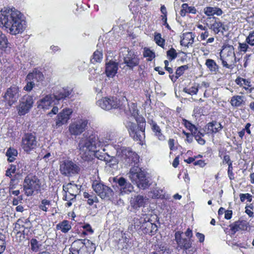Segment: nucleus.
<instances>
[{
	"label": "nucleus",
	"instance_id": "obj_1",
	"mask_svg": "<svg viewBox=\"0 0 254 254\" xmlns=\"http://www.w3.org/2000/svg\"><path fill=\"white\" fill-rule=\"evenodd\" d=\"M23 14L15 8L0 11V28L4 29L11 35L21 34L26 28Z\"/></svg>",
	"mask_w": 254,
	"mask_h": 254
},
{
	"label": "nucleus",
	"instance_id": "obj_2",
	"mask_svg": "<svg viewBox=\"0 0 254 254\" xmlns=\"http://www.w3.org/2000/svg\"><path fill=\"white\" fill-rule=\"evenodd\" d=\"M80 155L82 160L88 163H93L95 158L96 139L93 136L82 138L78 144Z\"/></svg>",
	"mask_w": 254,
	"mask_h": 254
},
{
	"label": "nucleus",
	"instance_id": "obj_3",
	"mask_svg": "<svg viewBox=\"0 0 254 254\" xmlns=\"http://www.w3.org/2000/svg\"><path fill=\"white\" fill-rule=\"evenodd\" d=\"M42 188V182L36 175L30 173L25 177L23 182V190L25 196L29 197L39 193Z\"/></svg>",
	"mask_w": 254,
	"mask_h": 254
},
{
	"label": "nucleus",
	"instance_id": "obj_4",
	"mask_svg": "<svg viewBox=\"0 0 254 254\" xmlns=\"http://www.w3.org/2000/svg\"><path fill=\"white\" fill-rule=\"evenodd\" d=\"M220 52V59L223 67L233 69L236 63L234 48L232 45H224Z\"/></svg>",
	"mask_w": 254,
	"mask_h": 254
},
{
	"label": "nucleus",
	"instance_id": "obj_5",
	"mask_svg": "<svg viewBox=\"0 0 254 254\" xmlns=\"http://www.w3.org/2000/svg\"><path fill=\"white\" fill-rule=\"evenodd\" d=\"M118 156L129 165H136L139 161V156L130 147H122L117 150Z\"/></svg>",
	"mask_w": 254,
	"mask_h": 254
},
{
	"label": "nucleus",
	"instance_id": "obj_6",
	"mask_svg": "<svg viewBox=\"0 0 254 254\" xmlns=\"http://www.w3.org/2000/svg\"><path fill=\"white\" fill-rule=\"evenodd\" d=\"M38 145L37 137L33 133L27 132L24 134L21 139V146L23 151L29 154L35 150Z\"/></svg>",
	"mask_w": 254,
	"mask_h": 254
},
{
	"label": "nucleus",
	"instance_id": "obj_7",
	"mask_svg": "<svg viewBox=\"0 0 254 254\" xmlns=\"http://www.w3.org/2000/svg\"><path fill=\"white\" fill-rule=\"evenodd\" d=\"M32 227V223L30 221L29 218L21 217L19 218L14 224L13 231L16 232L17 237H21L22 235L23 238H25V236H28L30 230Z\"/></svg>",
	"mask_w": 254,
	"mask_h": 254
},
{
	"label": "nucleus",
	"instance_id": "obj_8",
	"mask_svg": "<svg viewBox=\"0 0 254 254\" xmlns=\"http://www.w3.org/2000/svg\"><path fill=\"white\" fill-rule=\"evenodd\" d=\"M207 25L215 34L220 33L223 35L224 32L227 30V25L218 17H207Z\"/></svg>",
	"mask_w": 254,
	"mask_h": 254
},
{
	"label": "nucleus",
	"instance_id": "obj_9",
	"mask_svg": "<svg viewBox=\"0 0 254 254\" xmlns=\"http://www.w3.org/2000/svg\"><path fill=\"white\" fill-rule=\"evenodd\" d=\"M80 170L79 167L72 160H64L60 165V172L65 176L78 174Z\"/></svg>",
	"mask_w": 254,
	"mask_h": 254
},
{
	"label": "nucleus",
	"instance_id": "obj_10",
	"mask_svg": "<svg viewBox=\"0 0 254 254\" xmlns=\"http://www.w3.org/2000/svg\"><path fill=\"white\" fill-rule=\"evenodd\" d=\"M92 188L102 199H110L114 195V191L110 187L96 181L93 182Z\"/></svg>",
	"mask_w": 254,
	"mask_h": 254
},
{
	"label": "nucleus",
	"instance_id": "obj_11",
	"mask_svg": "<svg viewBox=\"0 0 254 254\" xmlns=\"http://www.w3.org/2000/svg\"><path fill=\"white\" fill-rule=\"evenodd\" d=\"M19 88L16 85H13L8 88L3 96L6 104L11 106L16 103L19 98Z\"/></svg>",
	"mask_w": 254,
	"mask_h": 254
},
{
	"label": "nucleus",
	"instance_id": "obj_12",
	"mask_svg": "<svg viewBox=\"0 0 254 254\" xmlns=\"http://www.w3.org/2000/svg\"><path fill=\"white\" fill-rule=\"evenodd\" d=\"M33 98L32 96L29 95L23 96L20 100L17 107L18 115L24 116L28 113L33 107Z\"/></svg>",
	"mask_w": 254,
	"mask_h": 254
},
{
	"label": "nucleus",
	"instance_id": "obj_13",
	"mask_svg": "<svg viewBox=\"0 0 254 254\" xmlns=\"http://www.w3.org/2000/svg\"><path fill=\"white\" fill-rule=\"evenodd\" d=\"M129 177L132 182L142 186L146 182V175L141 169L137 166L133 165L130 169Z\"/></svg>",
	"mask_w": 254,
	"mask_h": 254
},
{
	"label": "nucleus",
	"instance_id": "obj_14",
	"mask_svg": "<svg viewBox=\"0 0 254 254\" xmlns=\"http://www.w3.org/2000/svg\"><path fill=\"white\" fill-rule=\"evenodd\" d=\"M182 232L177 231L175 233V240L177 244V249L178 251L182 250L183 253L187 252L192 247V241L190 239L183 238L182 237Z\"/></svg>",
	"mask_w": 254,
	"mask_h": 254
},
{
	"label": "nucleus",
	"instance_id": "obj_15",
	"mask_svg": "<svg viewBox=\"0 0 254 254\" xmlns=\"http://www.w3.org/2000/svg\"><path fill=\"white\" fill-rule=\"evenodd\" d=\"M99 106L103 109L110 110L120 107V100L116 97H106L98 101Z\"/></svg>",
	"mask_w": 254,
	"mask_h": 254
},
{
	"label": "nucleus",
	"instance_id": "obj_16",
	"mask_svg": "<svg viewBox=\"0 0 254 254\" xmlns=\"http://www.w3.org/2000/svg\"><path fill=\"white\" fill-rule=\"evenodd\" d=\"M138 128L135 123L130 122L127 127V130L130 137L134 141L138 142L140 145H143V140L145 138V133L143 135L140 128L139 129Z\"/></svg>",
	"mask_w": 254,
	"mask_h": 254
},
{
	"label": "nucleus",
	"instance_id": "obj_17",
	"mask_svg": "<svg viewBox=\"0 0 254 254\" xmlns=\"http://www.w3.org/2000/svg\"><path fill=\"white\" fill-rule=\"evenodd\" d=\"M84 241L82 239L75 240L69 249V254H90Z\"/></svg>",
	"mask_w": 254,
	"mask_h": 254
},
{
	"label": "nucleus",
	"instance_id": "obj_18",
	"mask_svg": "<svg viewBox=\"0 0 254 254\" xmlns=\"http://www.w3.org/2000/svg\"><path fill=\"white\" fill-rule=\"evenodd\" d=\"M113 183H115L113 187L116 185L118 188L120 192L122 194L129 193L133 189L131 184L127 182V180L123 177L119 178L114 177L113 178Z\"/></svg>",
	"mask_w": 254,
	"mask_h": 254
},
{
	"label": "nucleus",
	"instance_id": "obj_19",
	"mask_svg": "<svg viewBox=\"0 0 254 254\" xmlns=\"http://www.w3.org/2000/svg\"><path fill=\"white\" fill-rule=\"evenodd\" d=\"M87 124V120H78L69 125V131L72 135H77L80 134L85 130Z\"/></svg>",
	"mask_w": 254,
	"mask_h": 254
},
{
	"label": "nucleus",
	"instance_id": "obj_20",
	"mask_svg": "<svg viewBox=\"0 0 254 254\" xmlns=\"http://www.w3.org/2000/svg\"><path fill=\"white\" fill-rule=\"evenodd\" d=\"M140 63V60L138 56L130 51L124 58V63L129 70L133 69L138 66Z\"/></svg>",
	"mask_w": 254,
	"mask_h": 254
},
{
	"label": "nucleus",
	"instance_id": "obj_21",
	"mask_svg": "<svg viewBox=\"0 0 254 254\" xmlns=\"http://www.w3.org/2000/svg\"><path fill=\"white\" fill-rule=\"evenodd\" d=\"M63 199L64 200H67V193L71 195L72 199H75L77 194L79 192V188L76 184L68 183L66 186L64 185L63 187Z\"/></svg>",
	"mask_w": 254,
	"mask_h": 254
},
{
	"label": "nucleus",
	"instance_id": "obj_22",
	"mask_svg": "<svg viewBox=\"0 0 254 254\" xmlns=\"http://www.w3.org/2000/svg\"><path fill=\"white\" fill-rule=\"evenodd\" d=\"M72 113V111L70 109L65 108L63 109L57 116L56 119V127H60L67 123Z\"/></svg>",
	"mask_w": 254,
	"mask_h": 254
},
{
	"label": "nucleus",
	"instance_id": "obj_23",
	"mask_svg": "<svg viewBox=\"0 0 254 254\" xmlns=\"http://www.w3.org/2000/svg\"><path fill=\"white\" fill-rule=\"evenodd\" d=\"M249 224L246 220H238L229 225L230 228L229 234L234 235L239 231L247 230Z\"/></svg>",
	"mask_w": 254,
	"mask_h": 254
},
{
	"label": "nucleus",
	"instance_id": "obj_24",
	"mask_svg": "<svg viewBox=\"0 0 254 254\" xmlns=\"http://www.w3.org/2000/svg\"><path fill=\"white\" fill-rule=\"evenodd\" d=\"M148 198L140 194L135 195L131 197L130 200L131 207L134 209H138L141 207H144Z\"/></svg>",
	"mask_w": 254,
	"mask_h": 254
},
{
	"label": "nucleus",
	"instance_id": "obj_25",
	"mask_svg": "<svg viewBox=\"0 0 254 254\" xmlns=\"http://www.w3.org/2000/svg\"><path fill=\"white\" fill-rule=\"evenodd\" d=\"M140 228L144 234H148L150 236L154 235L158 230V227L156 224L152 223L149 221L143 220Z\"/></svg>",
	"mask_w": 254,
	"mask_h": 254
},
{
	"label": "nucleus",
	"instance_id": "obj_26",
	"mask_svg": "<svg viewBox=\"0 0 254 254\" xmlns=\"http://www.w3.org/2000/svg\"><path fill=\"white\" fill-rule=\"evenodd\" d=\"M223 127L221 124L215 120L212 121L206 124L205 127V130L208 134H215L221 131Z\"/></svg>",
	"mask_w": 254,
	"mask_h": 254
},
{
	"label": "nucleus",
	"instance_id": "obj_27",
	"mask_svg": "<svg viewBox=\"0 0 254 254\" xmlns=\"http://www.w3.org/2000/svg\"><path fill=\"white\" fill-rule=\"evenodd\" d=\"M44 79V76L40 70L35 68L32 72L28 73L26 77V80H32L34 82H41Z\"/></svg>",
	"mask_w": 254,
	"mask_h": 254
},
{
	"label": "nucleus",
	"instance_id": "obj_28",
	"mask_svg": "<svg viewBox=\"0 0 254 254\" xmlns=\"http://www.w3.org/2000/svg\"><path fill=\"white\" fill-rule=\"evenodd\" d=\"M237 85H239L240 87L243 88L246 91H249L250 92L254 89L252 87L251 80L250 78H244L240 76H238L235 80Z\"/></svg>",
	"mask_w": 254,
	"mask_h": 254
},
{
	"label": "nucleus",
	"instance_id": "obj_29",
	"mask_svg": "<svg viewBox=\"0 0 254 254\" xmlns=\"http://www.w3.org/2000/svg\"><path fill=\"white\" fill-rule=\"evenodd\" d=\"M118 64L110 61L106 64L105 73L107 77H113L117 73Z\"/></svg>",
	"mask_w": 254,
	"mask_h": 254
},
{
	"label": "nucleus",
	"instance_id": "obj_30",
	"mask_svg": "<svg viewBox=\"0 0 254 254\" xmlns=\"http://www.w3.org/2000/svg\"><path fill=\"white\" fill-rule=\"evenodd\" d=\"M194 34L192 32H186L183 33L181 37V45L188 47L190 46H191L194 42Z\"/></svg>",
	"mask_w": 254,
	"mask_h": 254
},
{
	"label": "nucleus",
	"instance_id": "obj_31",
	"mask_svg": "<svg viewBox=\"0 0 254 254\" xmlns=\"http://www.w3.org/2000/svg\"><path fill=\"white\" fill-rule=\"evenodd\" d=\"M148 123L150 125L151 129L154 133L155 136L160 141L165 140L166 139L165 136L162 133L160 127L156 122L151 119Z\"/></svg>",
	"mask_w": 254,
	"mask_h": 254
},
{
	"label": "nucleus",
	"instance_id": "obj_32",
	"mask_svg": "<svg viewBox=\"0 0 254 254\" xmlns=\"http://www.w3.org/2000/svg\"><path fill=\"white\" fill-rule=\"evenodd\" d=\"M53 102L51 96L48 95L37 102V107L39 109H48L52 106Z\"/></svg>",
	"mask_w": 254,
	"mask_h": 254
},
{
	"label": "nucleus",
	"instance_id": "obj_33",
	"mask_svg": "<svg viewBox=\"0 0 254 254\" xmlns=\"http://www.w3.org/2000/svg\"><path fill=\"white\" fill-rule=\"evenodd\" d=\"M71 90H69L67 87H64L54 93V96L56 100L59 101L68 97L71 94Z\"/></svg>",
	"mask_w": 254,
	"mask_h": 254
},
{
	"label": "nucleus",
	"instance_id": "obj_34",
	"mask_svg": "<svg viewBox=\"0 0 254 254\" xmlns=\"http://www.w3.org/2000/svg\"><path fill=\"white\" fill-rule=\"evenodd\" d=\"M204 13L208 17H214V15L220 16L223 14V11L218 7L206 6L204 8Z\"/></svg>",
	"mask_w": 254,
	"mask_h": 254
},
{
	"label": "nucleus",
	"instance_id": "obj_35",
	"mask_svg": "<svg viewBox=\"0 0 254 254\" xmlns=\"http://www.w3.org/2000/svg\"><path fill=\"white\" fill-rule=\"evenodd\" d=\"M197 12V10L194 6H189L187 3L182 4L181 9L180 11V14L181 16L184 17L187 13H191L195 14Z\"/></svg>",
	"mask_w": 254,
	"mask_h": 254
},
{
	"label": "nucleus",
	"instance_id": "obj_36",
	"mask_svg": "<svg viewBox=\"0 0 254 254\" xmlns=\"http://www.w3.org/2000/svg\"><path fill=\"white\" fill-rule=\"evenodd\" d=\"M56 229L63 233H66L71 229V222L67 220H64L56 225Z\"/></svg>",
	"mask_w": 254,
	"mask_h": 254
},
{
	"label": "nucleus",
	"instance_id": "obj_37",
	"mask_svg": "<svg viewBox=\"0 0 254 254\" xmlns=\"http://www.w3.org/2000/svg\"><path fill=\"white\" fill-rule=\"evenodd\" d=\"M189 67L188 64L181 65L177 68L175 75H171V81L175 83L177 79L184 74L185 71L189 69Z\"/></svg>",
	"mask_w": 254,
	"mask_h": 254
},
{
	"label": "nucleus",
	"instance_id": "obj_38",
	"mask_svg": "<svg viewBox=\"0 0 254 254\" xmlns=\"http://www.w3.org/2000/svg\"><path fill=\"white\" fill-rule=\"evenodd\" d=\"M5 155L7 157V160L9 163L13 162L18 156V151L14 147H10L7 149Z\"/></svg>",
	"mask_w": 254,
	"mask_h": 254
},
{
	"label": "nucleus",
	"instance_id": "obj_39",
	"mask_svg": "<svg viewBox=\"0 0 254 254\" xmlns=\"http://www.w3.org/2000/svg\"><path fill=\"white\" fill-rule=\"evenodd\" d=\"M21 174L16 173L12 177H9L10 180L9 183L8 189H15L18 185L21 180Z\"/></svg>",
	"mask_w": 254,
	"mask_h": 254
},
{
	"label": "nucleus",
	"instance_id": "obj_40",
	"mask_svg": "<svg viewBox=\"0 0 254 254\" xmlns=\"http://www.w3.org/2000/svg\"><path fill=\"white\" fill-rule=\"evenodd\" d=\"M205 64L211 72L216 73L218 71L219 65L214 60L210 59H207L205 61Z\"/></svg>",
	"mask_w": 254,
	"mask_h": 254
},
{
	"label": "nucleus",
	"instance_id": "obj_41",
	"mask_svg": "<svg viewBox=\"0 0 254 254\" xmlns=\"http://www.w3.org/2000/svg\"><path fill=\"white\" fill-rule=\"evenodd\" d=\"M103 59V53L101 51L96 50L90 59V63L92 64L100 63Z\"/></svg>",
	"mask_w": 254,
	"mask_h": 254
},
{
	"label": "nucleus",
	"instance_id": "obj_42",
	"mask_svg": "<svg viewBox=\"0 0 254 254\" xmlns=\"http://www.w3.org/2000/svg\"><path fill=\"white\" fill-rule=\"evenodd\" d=\"M244 97L240 95H235L232 97L230 103L232 106L238 107L244 103Z\"/></svg>",
	"mask_w": 254,
	"mask_h": 254
},
{
	"label": "nucleus",
	"instance_id": "obj_43",
	"mask_svg": "<svg viewBox=\"0 0 254 254\" xmlns=\"http://www.w3.org/2000/svg\"><path fill=\"white\" fill-rule=\"evenodd\" d=\"M135 120L137 124V127L140 128L141 133L144 135L146 126L145 119L142 116H138L135 117Z\"/></svg>",
	"mask_w": 254,
	"mask_h": 254
},
{
	"label": "nucleus",
	"instance_id": "obj_44",
	"mask_svg": "<svg viewBox=\"0 0 254 254\" xmlns=\"http://www.w3.org/2000/svg\"><path fill=\"white\" fill-rule=\"evenodd\" d=\"M51 200L44 198L42 199L39 202L38 205V208L40 210L46 212L49 211V208L51 206Z\"/></svg>",
	"mask_w": 254,
	"mask_h": 254
},
{
	"label": "nucleus",
	"instance_id": "obj_45",
	"mask_svg": "<svg viewBox=\"0 0 254 254\" xmlns=\"http://www.w3.org/2000/svg\"><path fill=\"white\" fill-rule=\"evenodd\" d=\"M8 39L4 33L0 30V50L5 51L8 47Z\"/></svg>",
	"mask_w": 254,
	"mask_h": 254
},
{
	"label": "nucleus",
	"instance_id": "obj_46",
	"mask_svg": "<svg viewBox=\"0 0 254 254\" xmlns=\"http://www.w3.org/2000/svg\"><path fill=\"white\" fill-rule=\"evenodd\" d=\"M83 196L84 198L87 199V204L89 205H93L94 202H98L97 197L93 193L90 194L88 192L85 191L83 193Z\"/></svg>",
	"mask_w": 254,
	"mask_h": 254
},
{
	"label": "nucleus",
	"instance_id": "obj_47",
	"mask_svg": "<svg viewBox=\"0 0 254 254\" xmlns=\"http://www.w3.org/2000/svg\"><path fill=\"white\" fill-rule=\"evenodd\" d=\"M182 123L187 129H188L191 132V134H192L194 132H196V131L198 129L197 127L194 124H193L190 121L187 120L186 119H182Z\"/></svg>",
	"mask_w": 254,
	"mask_h": 254
},
{
	"label": "nucleus",
	"instance_id": "obj_48",
	"mask_svg": "<svg viewBox=\"0 0 254 254\" xmlns=\"http://www.w3.org/2000/svg\"><path fill=\"white\" fill-rule=\"evenodd\" d=\"M154 41L156 44L162 48H164L165 45V40L162 37L160 33L155 32Z\"/></svg>",
	"mask_w": 254,
	"mask_h": 254
},
{
	"label": "nucleus",
	"instance_id": "obj_49",
	"mask_svg": "<svg viewBox=\"0 0 254 254\" xmlns=\"http://www.w3.org/2000/svg\"><path fill=\"white\" fill-rule=\"evenodd\" d=\"M143 56L145 58H147V61H151L155 57L154 52L151 51L150 49L145 48L143 53Z\"/></svg>",
	"mask_w": 254,
	"mask_h": 254
},
{
	"label": "nucleus",
	"instance_id": "obj_50",
	"mask_svg": "<svg viewBox=\"0 0 254 254\" xmlns=\"http://www.w3.org/2000/svg\"><path fill=\"white\" fill-rule=\"evenodd\" d=\"M194 136L197 142L200 145H204L205 143V140L202 138L204 134L201 133L198 129L197 131L192 134Z\"/></svg>",
	"mask_w": 254,
	"mask_h": 254
},
{
	"label": "nucleus",
	"instance_id": "obj_51",
	"mask_svg": "<svg viewBox=\"0 0 254 254\" xmlns=\"http://www.w3.org/2000/svg\"><path fill=\"white\" fill-rule=\"evenodd\" d=\"M17 167L15 165L10 164L5 171V176L7 177H12V174H15Z\"/></svg>",
	"mask_w": 254,
	"mask_h": 254
},
{
	"label": "nucleus",
	"instance_id": "obj_52",
	"mask_svg": "<svg viewBox=\"0 0 254 254\" xmlns=\"http://www.w3.org/2000/svg\"><path fill=\"white\" fill-rule=\"evenodd\" d=\"M183 92L190 95H196L198 91V86H193L190 88L185 87Z\"/></svg>",
	"mask_w": 254,
	"mask_h": 254
},
{
	"label": "nucleus",
	"instance_id": "obj_53",
	"mask_svg": "<svg viewBox=\"0 0 254 254\" xmlns=\"http://www.w3.org/2000/svg\"><path fill=\"white\" fill-rule=\"evenodd\" d=\"M249 44L247 42L239 43L238 47V52L241 54L246 53L249 48Z\"/></svg>",
	"mask_w": 254,
	"mask_h": 254
},
{
	"label": "nucleus",
	"instance_id": "obj_54",
	"mask_svg": "<svg viewBox=\"0 0 254 254\" xmlns=\"http://www.w3.org/2000/svg\"><path fill=\"white\" fill-rule=\"evenodd\" d=\"M31 250L33 252H37L40 249V245L39 242L35 238H32L30 240Z\"/></svg>",
	"mask_w": 254,
	"mask_h": 254
},
{
	"label": "nucleus",
	"instance_id": "obj_55",
	"mask_svg": "<svg viewBox=\"0 0 254 254\" xmlns=\"http://www.w3.org/2000/svg\"><path fill=\"white\" fill-rule=\"evenodd\" d=\"M177 56L178 53L173 48H171L167 52V56L170 61L175 60L177 57Z\"/></svg>",
	"mask_w": 254,
	"mask_h": 254
},
{
	"label": "nucleus",
	"instance_id": "obj_56",
	"mask_svg": "<svg viewBox=\"0 0 254 254\" xmlns=\"http://www.w3.org/2000/svg\"><path fill=\"white\" fill-rule=\"evenodd\" d=\"M6 248L5 236L0 232V254H2Z\"/></svg>",
	"mask_w": 254,
	"mask_h": 254
},
{
	"label": "nucleus",
	"instance_id": "obj_57",
	"mask_svg": "<svg viewBox=\"0 0 254 254\" xmlns=\"http://www.w3.org/2000/svg\"><path fill=\"white\" fill-rule=\"evenodd\" d=\"M246 42L251 46H254V30L249 32L246 38Z\"/></svg>",
	"mask_w": 254,
	"mask_h": 254
},
{
	"label": "nucleus",
	"instance_id": "obj_58",
	"mask_svg": "<svg viewBox=\"0 0 254 254\" xmlns=\"http://www.w3.org/2000/svg\"><path fill=\"white\" fill-rule=\"evenodd\" d=\"M27 81L26 85L24 87L23 89L27 92L31 91L35 86V83L32 80H26Z\"/></svg>",
	"mask_w": 254,
	"mask_h": 254
},
{
	"label": "nucleus",
	"instance_id": "obj_59",
	"mask_svg": "<svg viewBox=\"0 0 254 254\" xmlns=\"http://www.w3.org/2000/svg\"><path fill=\"white\" fill-rule=\"evenodd\" d=\"M154 251L150 253V254H162L164 253L163 247L159 245H154Z\"/></svg>",
	"mask_w": 254,
	"mask_h": 254
},
{
	"label": "nucleus",
	"instance_id": "obj_60",
	"mask_svg": "<svg viewBox=\"0 0 254 254\" xmlns=\"http://www.w3.org/2000/svg\"><path fill=\"white\" fill-rule=\"evenodd\" d=\"M240 198L242 202H244L246 199H247L248 201L251 202L252 200V195L248 193H241L240 194Z\"/></svg>",
	"mask_w": 254,
	"mask_h": 254
},
{
	"label": "nucleus",
	"instance_id": "obj_61",
	"mask_svg": "<svg viewBox=\"0 0 254 254\" xmlns=\"http://www.w3.org/2000/svg\"><path fill=\"white\" fill-rule=\"evenodd\" d=\"M222 159V163L223 164H227L228 166L233 165V161L231 160L230 157L229 155L225 154Z\"/></svg>",
	"mask_w": 254,
	"mask_h": 254
},
{
	"label": "nucleus",
	"instance_id": "obj_62",
	"mask_svg": "<svg viewBox=\"0 0 254 254\" xmlns=\"http://www.w3.org/2000/svg\"><path fill=\"white\" fill-rule=\"evenodd\" d=\"M82 227L84 231L89 233V234H92L94 233V230L92 228L91 225L88 223L85 224L82 226Z\"/></svg>",
	"mask_w": 254,
	"mask_h": 254
},
{
	"label": "nucleus",
	"instance_id": "obj_63",
	"mask_svg": "<svg viewBox=\"0 0 254 254\" xmlns=\"http://www.w3.org/2000/svg\"><path fill=\"white\" fill-rule=\"evenodd\" d=\"M233 165H230L228 166V177L231 180H233L234 179V174L233 172Z\"/></svg>",
	"mask_w": 254,
	"mask_h": 254
},
{
	"label": "nucleus",
	"instance_id": "obj_64",
	"mask_svg": "<svg viewBox=\"0 0 254 254\" xmlns=\"http://www.w3.org/2000/svg\"><path fill=\"white\" fill-rule=\"evenodd\" d=\"M193 165L194 166H198L199 167L203 168L206 165V163L205 162V161L203 160H198L195 161L193 162Z\"/></svg>",
	"mask_w": 254,
	"mask_h": 254
}]
</instances>
